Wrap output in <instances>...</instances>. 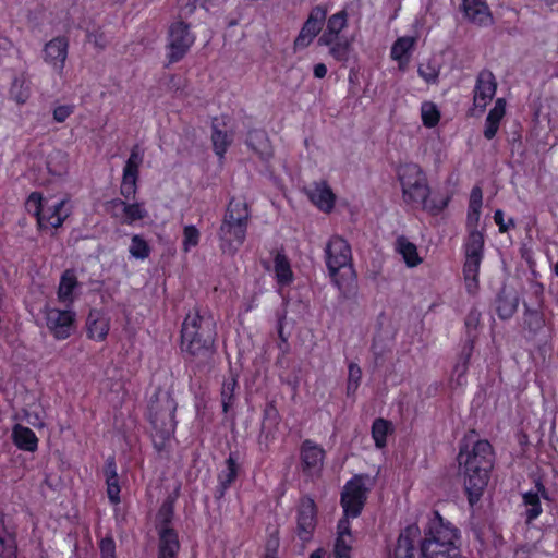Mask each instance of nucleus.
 Returning <instances> with one entry per match:
<instances>
[{"instance_id": "nucleus-1", "label": "nucleus", "mask_w": 558, "mask_h": 558, "mask_svg": "<svg viewBox=\"0 0 558 558\" xmlns=\"http://www.w3.org/2000/svg\"><path fill=\"white\" fill-rule=\"evenodd\" d=\"M216 335V322L208 312L194 308L186 315L181 329V349L194 375L213 368Z\"/></svg>"}, {"instance_id": "nucleus-2", "label": "nucleus", "mask_w": 558, "mask_h": 558, "mask_svg": "<svg viewBox=\"0 0 558 558\" xmlns=\"http://www.w3.org/2000/svg\"><path fill=\"white\" fill-rule=\"evenodd\" d=\"M458 462L462 470L464 489L470 505L476 504L487 487L494 468V450L489 441L477 439L472 429L463 438Z\"/></svg>"}, {"instance_id": "nucleus-3", "label": "nucleus", "mask_w": 558, "mask_h": 558, "mask_svg": "<svg viewBox=\"0 0 558 558\" xmlns=\"http://www.w3.org/2000/svg\"><path fill=\"white\" fill-rule=\"evenodd\" d=\"M458 539V529L445 521L438 511H433L424 529L421 555L423 558H459Z\"/></svg>"}, {"instance_id": "nucleus-4", "label": "nucleus", "mask_w": 558, "mask_h": 558, "mask_svg": "<svg viewBox=\"0 0 558 558\" xmlns=\"http://www.w3.org/2000/svg\"><path fill=\"white\" fill-rule=\"evenodd\" d=\"M177 402L168 390L157 389L148 404V420L154 429V444L160 451L175 429Z\"/></svg>"}, {"instance_id": "nucleus-5", "label": "nucleus", "mask_w": 558, "mask_h": 558, "mask_svg": "<svg viewBox=\"0 0 558 558\" xmlns=\"http://www.w3.org/2000/svg\"><path fill=\"white\" fill-rule=\"evenodd\" d=\"M398 177L401 182L403 201L414 207L423 208L433 214H438L441 207H435L429 204V187L427 180L421 167L416 163H405L399 168Z\"/></svg>"}, {"instance_id": "nucleus-6", "label": "nucleus", "mask_w": 558, "mask_h": 558, "mask_svg": "<svg viewBox=\"0 0 558 558\" xmlns=\"http://www.w3.org/2000/svg\"><path fill=\"white\" fill-rule=\"evenodd\" d=\"M375 485V477L367 474L354 475L343 487L341 506L345 517L356 518L367 500V494Z\"/></svg>"}, {"instance_id": "nucleus-7", "label": "nucleus", "mask_w": 558, "mask_h": 558, "mask_svg": "<svg viewBox=\"0 0 558 558\" xmlns=\"http://www.w3.org/2000/svg\"><path fill=\"white\" fill-rule=\"evenodd\" d=\"M484 235L476 229L469 231L464 243V281L469 293H475L478 287V271L483 259Z\"/></svg>"}, {"instance_id": "nucleus-8", "label": "nucleus", "mask_w": 558, "mask_h": 558, "mask_svg": "<svg viewBox=\"0 0 558 558\" xmlns=\"http://www.w3.org/2000/svg\"><path fill=\"white\" fill-rule=\"evenodd\" d=\"M195 41L190 25L183 21L172 23L168 32L167 59L168 63H177L189 52Z\"/></svg>"}, {"instance_id": "nucleus-9", "label": "nucleus", "mask_w": 558, "mask_h": 558, "mask_svg": "<svg viewBox=\"0 0 558 558\" xmlns=\"http://www.w3.org/2000/svg\"><path fill=\"white\" fill-rule=\"evenodd\" d=\"M326 265L333 281L339 286V281L336 279L337 272L341 268L351 266L352 253L349 243L341 236H332L325 248Z\"/></svg>"}, {"instance_id": "nucleus-10", "label": "nucleus", "mask_w": 558, "mask_h": 558, "mask_svg": "<svg viewBox=\"0 0 558 558\" xmlns=\"http://www.w3.org/2000/svg\"><path fill=\"white\" fill-rule=\"evenodd\" d=\"M317 524V508L315 501L304 496L300 499L296 507V535L307 542L312 538Z\"/></svg>"}, {"instance_id": "nucleus-11", "label": "nucleus", "mask_w": 558, "mask_h": 558, "mask_svg": "<svg viewBox=\"0 0 558 558\" xmlns=\"http://www.w3.org/2000/svg\"><path fill=\"white\" fill-rule=\"evenodd\" d=\"M75 313L70 310L47 308L46 324L48 329L59 340L66 339L74 329Z\"/></svg>"}, {"instance_id": "nucleus-12", "label": "nucleus", "mask_w": 558, "mask_h": 558, "mask_svg": "<svg viewBox=\"0 0 558 558\" xmlns=\"http://www.w3.org/2000/svg\"><path fill=\"white\" fill-rule=\"evenodd\" d=\"M325 19L326 10L323 7L317 5L312 9L308 19L304 23L300 34L294 40V48H306L313 41L316 35L322 31Z\"/></svg>"}, {"instance_id": "nucleus-13", "label": "nucleus", "mask_w": 558, "mask_h": 558, "mask_svg": "<svg viewBox=\"0 0 558 558\" xmlns=\"http://www.w3.org/2000/svg\"><path fill=\"white\" fill-rule=\"evenodd\" d=\"M497 83L494 74L488 70L478 73L474 87L473 105L480 111H484L496 94Z\"/></svg>"}, {"instance_id": "nucleus-14", "label": "nucleus", "mask_w": 558, "mask_h": 558, "mask_svg": "<svg viewBox=\"0 0 558 558\" xmlns=\"http://www.w3.org/2000/svg\"><path fill=\"white\" fill-rule=\"evenodd\" d=\"M106 209L111 216L121 218L122 222H133L147 217V210L140 203L129 204L120 198H114L106 204Z\"/></svg>"}, {"instance_id": "nucleus-15", "label": "nucleus", "mask_w": 558, "mask_h": 558, "mask_svg": "<svg viewBox=\"0 0 558 558\" xmlns=\"http://www.w3.org/2000/svg\"><path fill=\"white\" fill-rule=\"evenodd\" d=\"M247 228L240 226H232L221 221L218 230V239L220 241V248L225 254L234 255L240 246L244 243L246 238Z\"/></svg>"}, {"instance_id": "nucleus-16", "label": "nucleus", "mask_w": 558, "mask_h": 558, "mask_svg": "<svg viewBox=\"0 0 558 558\" xmlns=\"http://www.w3.org/2000/svg\"><path fill=\"white\" fill-rule=\"evenodd\" d=\"M69 43L65 37L58 36L44 47V60L58 74H62L68 58Z\"/></svg>"}, {"instance_id": "nucleus-17", "label": "nucleus", "mask_w": 558, "mask_h": 558, "mask_svg": "<svg viewBox=\"0 0 558 558\" xmlns=\"http://www.w3.org/2000/svg\"><path fill=\"white\" fill-rule=\"evenodd\" d=\"M420 535L417 525L407 526L399 535L395 547V558H423L415 547Z\"/></svg>"}, {"instance_id": "nucleus-18", "label": "nucleus", "mask_w": 558, "mask_h": 558, "mask_svg": "<svg viewBox=\"0 0 558 558\" xmlns=\"http://www.w3.org/2000/svg\"><path fill=\"white\" fill-rule=\"evenodd\" d=\"M302 469L313 474L322 469L325 459V450L316 442L305 439L300 448Z\"/></svg>"}, {"instance_id": "nucleus-19", "label": "nucleus", "mask_w": 558, "mask_h": 558, "mask_svg": "<svg viewBox=\"0 0 558 558\" xmlns=\"http://www.w3.org/2000/svg\"><path fill=\"white\" fill-rule=\"evenodd\" d=\"M280 416L277 408L272 403H268L264 410V420L258 436L259 445L268 448L269 444L276 438Z\"/></svg>"}, {"instance_id": "nucleus-20", "label": "nucleus", "mask_w": 558, "mask_h": 558, "mask_svg": "<svg viewBox=\"0 0 558 558\" xmlns=\"http://www.w3.org/2000/svg\"><path fill=\"white\" fill-rule=\"evenodd\" d=\"M250 220L251 210L247 203L244 201L231 198L226 208L222 221L232 226L247 228Z\"/></svg>"}, {"instance_id": "nucleus-21", "label": "nucleus", "mask_w": 558, "mask_h": 558, "mask_svg": "<svg viewBox=\"0 0 558 558\" xmlns=\"http://www.w3.org/2000/svg\"><path fill=\"white\" fill-rule=\"evenodd\" d=\"M246 144L264 162L269 161L274 156L272 146L264 130H251L246 137Z\"/></svg>"}, {"instance_id": "nucleus-22", "label": "nucleus", "mask_w": 558, "mask_h": 558, "mask_svg": "<svg viewBox=\"0 0 558 558\" xmlns=\"http://www.w3.org/2000/svg\"><path fill=\"white\" fill-rule=\"evenodd\" d=\"M225 469L218 475V485L215 490V498L221 499L227 489L234 483L239 472L236 454L231 452L225 462Z\"/></svg>"}, {"instance_id": "nucleus-23", "label": "nucleus", "mask_w": 558, "mask_h": 558, "mask_svg": "<svg viewBox=\"0 0 558 558\" xmlns=\"http://www.w3.org/2000/svg\"><path fill=\"white\" fill-rule=\"evenodd\" d=\"M158 558H177L180 549L178 533L173 527H158Z\"/></svg>"}, {"instance_id": "nucleus-24", "label": "nucleus", "mask_w": 558, "mask_h": 558, "mask_svg": "<svg viewBox=\"0 0 558 558\" xmlns=\"http://www.w3.org/2000/svg\"><path fill=\"white\" fill-rule=\"evenodd\" d=\"M462 10L465 17L478 25L492 23L490 11L484 0H462Z\"/></svg>"}, {"instance_id": "nucleus-25", "label": "nucleus", "mask_w": 558, "mask_h": 558, "mask_svg": "<svg viewBox=\"0 0 558 558\" xmlns=\"http://www.w3.org/2000/svg\"><path fill=\"white\" fill-rule=\"evenodd\" d=\"M307 196L324 211H330L335 206V195L325 181L314 183L307 190Z\"/></svg>"}, {"instance_id": "nucleus-26", "label": "nucleus", "mask_w": 558, "mask_h": 558, "mask_svg": "<svg viewBox=\"0 0 558 558\" xmlns=\"http://www.w3.org/2000/svg\"><path fill=\"white\" fill-rule=\"evenodd\" d=\"M88 338L97 341L106 339L109 331V319L98 310H90L86 319Z\"/></svg>"}, {"instance_id": "nucleus-27", "label": "nucleus", "mask_w": 558, "mask_h": 558, "mask_svg": "<svg viewBox=\"0 0 558 558\" xmlns=\"http://www.w3.org/2000/svg\"><path fill=\"white\" fill-rule=\"evenodd\" d=\"M519 295L514 290L502 288L496 300V311L501 319H508L517 312Z\"/></svg>"}, {"instance_id": "nucleus-28", "label": "nucleus", "mask_w": 558, "mask_h": 558, "mask_svg": "<svg viewBox=\"0 0 558 558\" xmlns=\"http://www.w3.org/2000/svg\"><path fill=\"white\" fill-rule=\"evenodd\" d=\"M70 208L66 201L62 199L43 209L44 226L41 228H59L69 217Z\"/></svg>"}, {"instance_id": "nucleus-29", "label": "nucleus", "mask_w": 558, "mask_h": 558, "mask_svg": "<svg viewBox=\"0 0 558 558\" xmlns=\"http://www.w3.org/2000/svg\"><path fill=\"white\" fill-rule=\"evenodd\" d=\"M0 558H17L15 531L0 518Z\"/></svg>"}, {"instance_id": "nucleus-30", "label": "nucleus", "mask_w": 558, "mask_h": 558, "mask_svg": "<svg viewBox=\"0 0 558 558\" xmlns=\"http://www.w3.org/2000/svg\"><path fill=\"white\" fill-rule=\"evenodd\" d=\"M506 113V100L498 98L495 101L494 107L489 110L488 116L485 120L484 136L487 140H492L498 132L501 119Z\"/></svg>"}, {"instance_id": "nucleus-31", "label": "nucleus", "mask_w": 558, "mask_h": 558, "mask_svg": "<svg viewBox=\"0 0 558 558\" xmlns=\"http://www.w3.org/2000/svg\"><path fill=\"white\" fill-rule=\"evenodd\" d=\"M78 287V281L75 275V271L72 269H66L59 282L58 288V300L65 305L72 304L74 301L73 292Z\"/></svg>"}, {"instance_id": "nucleus-32", "label": "nucleus", "mask_w": 558, "mask_h": 558, "mask_svg": "<svg viewBox=\"0 0 558 558\" xmlns=\"http://www.w3.org/2000/svg\"><path fill=\"white\" fill-rule=\"evenodd\" d=\"M105 476L107 484V494L111 504L117 505L120 502V486L117 473V465L113 457L106 460Z\"/></svg>"}, {"instance_id": "nucleus-33", "label": "nucleus", "mask_w": 558, "mask_h": 558, "mask_svg": "<svg viewBox=\"0 0 558 558\" xmlns=\"http://www.w3.org/2000/svg\"><path fill=\"white\" fill-rule=\"evenodd\" d=\"M12 437L15 446L21 450L34 452L37 449L38 438L28 427L16 424L13 427Z\"/></svg>"}, {"instance_id": "nucleus-34", "label": "nucleus", "mask_w": 558, "mask_h": 558, "mask_svg": "<svg viewBox=\"0 0 558 558\" xmlns=\"http://www.w3.org/2000/svg\"><path fill=\"white\" fill-rule=\"evenodd\" d=\"M395 247L396 251L402 256L408 267H416L422 263V258L418 256L416 245L410 242L404 235L397 238Z\"/></svg>"}, {"instance_id": "nucleus-35", "label": "nucleus", "mask_w": 558, "mask_h": 558, "mask_svg": "<svg viewBox=\"0 0 558 558\" xmlns=\"http://www.w3.org/2000/svg\"><path fill=\"white\" fill-rule=\"evenodd\" d=\"M275 274L279 284L288 286L292 282L293 272L289 259L283 253L278 252L275 257Z\"/></svg>"}, {"instance_id": "nucleus-36", "label": "nucleus", "mask_w": 558, "mask_h": 558, "mask_svg": "<svg viewBox=\"0 0 558 558\" xmlns=\"http://www.w3.org/2000/svg\"><path fill=\"white\" fill-rule=\"evenodd\" d=\"M238 387V380L233 375H230L222 383L221 387V403L223 412L227 413L233 407L234 391Z\"/></svg>"}, {"instance_id": "nucleus-37", "label": "nucleus", "mask_w": 558, "mask_h": 558, "mask_svg": "<svg viewBox=\"0 0 558 558\" xmlns=\"http://www.w3.org/2000/svg\"><path fill=\"white\" fill-rule=\"evenodd\" d=\"M523 502L526 507V523H531L542 513V506L538 493L527 492L523 494Z\"/></svg>"}, {"instance_id": "nucleus-38", "label": "nucleus", "mask_w": 558, "mask_h": 558, "mask_svg": "<svg viewBox=\"0 0 558 558\" xmlns=\"http://www.w3.org/2000/svg\"><path fill=\"white\" fill-rule=\"evenodd\" d=\"M211 141L216 155L222 158L232 142V136L219 130L217 125L214 123Z\"/></svg>"}, {"instance_id": "nucleus-39", "label": "nucleus", "mask_w": 558, "mask_h": 558, "mask_svg": "<svg viewBox=\"0 0 558 558\" xmlns=\"http://www.w3.org/2000/svg\"><path fill=\"white\" fill-rule=\"evenodd\" d=\"M390 430V423L384 418H376L372 425V436L377 448L386 446V438Z\"/></svg>"}, {"instance_id": "nucleus-40", "label": "nucleus", "mask_w": 558, "mask_h": 558, "mask_svg": "<svg viewBox=\"0 0 558 558\" xmlns=\"http://www.w3.org/2000/svg\"><path fill=\"white\" fill-rule=\"evenodd\" d=\"M26 210L35 216L37 218V223L39 227L44 226V218H43V196L38 192H33L26 203H25Z\"/></svg>"}, {"instance_id": "nucleus-41", "label": "nucleus", "mask_w": 558, "mask_h": 558, "mask_svg": "<svg viewBox=\"0 0 558 558\" xmlns=\"http://www.w3.org/2000/svg\"><path fill=\"white\" fill-rule=\"evenodd\" d=\"M129 253L136 259H145L149 256L150 247L148 243L141 235H133Z\"/></svg>"}, {"instance_id": "nucleus-42", "label": "nucleus", "mask_w": 558, "mask_h": 558, "mask_svg": "<svg viewBox=\"0 0 558 558\" xmlns=\"http://www.w3.org/2000/svg\"><path fill=\"white\" fill-rule=\"evenodd\" d=\"M414 43L415 40L412 37H401L397 39L391 47V58L401 62L408 52L413 48Z\"/></svg>"}, {"instance_id": "nucleus-43", "label": "nucleus", "mask_w": 558, "mask_h": 558, "mask_svg": "<svg viewBox=\"0 0 558 558\" xmlns=\"http://www.w3.org/2000/svg\"><path fill=\"white\" fill-rule=\"evenodd\" d=\"M362 379V369L361 367L351 362L348 367V383H347V395H354L360 386V381Z\"/></svg>"}, {"instance_id": "nucleus-44", "label": "nucleus", "mask_w": 558, "mask_h": 558, "mask_svg": "<svg viewBox=\"0 0 558 558\" xmlns=\"http://www.w3.org/2000/svg\"><path fill=\"white\" fill-rule=\"evenodd\" d=\"M421 112H422V121L425 126L433 128L438 123L440 114L434 104L424 102L422 105Z\"/></svg>"}, {"instance_id": "nucleus-45", "label": "nucleus", "mask_w": 558, "mask_h": 558, "mask_svg": "<svg viewBox=\"0 0 558 558\" xmlns=\"http://www.w3.org/2000/svg\"><path fill=\"white\" fill-rule=\"evenodd\" d=\"M201 233L195 226H185L183 229V250L189 252L198 244Z\"/></svg>"}, {"instance_id": "nucleus-46", "label": "nucleus", "mask_w": 558, "mask_h": 558, "mask_svg": "<svg viewBox=\"0 0 558 558\" xmlns=\"http://www.w3.org/2000/svg\"><path fill=\"white\" fill-rule=\"evenodd\" d=\"M22 78H15L12 83L10 93L17 104H25L29 97V89Z\"/></svg>"}, {"instance_id": "nucleus-47", "label": "nucleus", "mask_w": 558, "mask_h": 558, "mask_svg": "<svg viewBox=\"0 0 558 558\" xmlns=\"http://www.w3.org/2000/svg\"><path fill=\"white\" fill-rule=\"evenodd\" d=\"M66 156L62 153H57L54 157H50L48 161V170L54 175H62L66 171Z\"/></svg>"}, {"instance_id": "nucleus-48", "label": "nucleus", "mask_w": 558, "mask_h": 558, "mask_svg": "<svg viewBox=\"0 0 558 558\" xmlns=\"http://www.w3.org/2000/svg\"><path fill=\"white\" fill-rule=\"evenodd\" d=\"M418 74L426 83L434 84L438 80L439 69L435 63L428 61L418 66Z\"/></svg>"}, {"instance_id": "nucleus-49", "label": "nucleus", "mask_w": 558, "mask_h": 558, "mask_svg": "<svg viewBox=\"0 0 558 558\" xmlns=\"http://www.w3.org/2000/svg\"><path fill=\"white\" fill-rule=\"evenodd\" d=\"M347 25V13L345 11H340L328 19L327 29L330 33H333L338 36V34Z\"/></svg>"}, {"instance_id": "nucleus-50", "label": "nucleus", "mask_w": 558, "mask_h": 558, "mask_svg": "<svg viewBox=\"0 0 558 558\" xmlns=\"http://www.w3.org/2000/svg\"><path fill=\"white\" fill-rule=\"evenodd\" d=\"M351 46L348 41H338L330 47V54L339 62H347Z\"/></svg>"}, {"instance_id": "nucleus-51", "label": "nucleus", "mask_w": 558, "mask_h": 558, "mask_svg": "<svg viewBox=\"0 0 558 558\" xmlns=\"http://www.w3.org/2000/svg\"><path fill=\"white\" fill-rule=\"evenodd\" d=\"M172 518H173V507L170 502H165L159 511H158V514H157V520H158V523H157V529L158 527H172L171 526V521H172Z\"/></svg>"}, {"instance_id": "nucleus-52", "label": "nucleus", "mask_w": 558, "mask_h": 558, "mask_svg": "<svg viewBox=\"0 0 558 558\" xmlns=\"http://www.w3.org/2000/svg\"><path fill=\"white\" fill-rule=\"evenodd\" d=\"M73 105H59L53 109V120L58 123L64 122L73 112Z\"/></svg>"}, {"instance_id": "nucleus-53", "label": "nucleus", "mask_w": 558, "mask_h": 558, "mask_svg": "<svg viewBox=\"0 0 558 558\" xmlns=\"http://www.w3.org/2000/svg\"><path fill=\"white\" fill-rule=\"evenodd\" d=\"M475 335H469L465 343L463 344L461 352L459 354L458 361L468 363L470 362V359L473 353L474 349V341H475Z\"/></svg>"}, {"instance_id": "nucleus-54", "label": "nucleus", "mask_w": 558, "mask_h": 558, "mask_svg": "<svg viewBox=\"0 0 558 558\" xmlns=\"http://www.w3.org/2000/svg\"><path fill=\"white\" fill-rule=\"evenodd\" d=\"M137 180H126V178L122 177V182L120 186V193L126 199L133 198L136 190H137Z\"/></svg>"}, {"instance_id": "nucleus-55", "label": "nucleus", "mask_w": 558, "mask_h": 558, "mask_svg": "<svg viewBox=\"0 0 558 558\" xmlns=\"http://www.w3.org/2000/svg\"><path fill=\"white\" fill-rule=\"evenodd\" d=\"M101 558H116V544L112 537H105L100 541Z\"/></svg>"}, {"instance_id": "nucleus-56", "label": "nucleus", "mask_w": 558, "mask_h": 558, "mask_svg": "<svg viewBox=\"0 0 558 558\" xmlns=\"http://www.w3.org/2000/svg\"><path fill=\"white\" fill-rule=\"evenodd\" d=\"M494 220L496 225L499 227L500 232H507L509 228L514 227V219L510 218L508 222L506 223L504 221V211L501 209H497L494 214Z\"/></svg>"}, {"instance_id": "nucleus-57", "label": "nucleus", "mask_w": 558, "mask_h": 558, "mask_svg": "<svg viewBox=\"0 0 558 558\" xmlns=\"http://www.w3.org/2000/svg\"><path fill=\"white\" fill-rule=\"evenodd\" d=\"M481 320V313L476 310H471L465 318V326L468 328V336L472 335L471 329H476Z\"/></svg>"}, {"instance_id": "nucleus-58", "label": "nucleus", "mask_w": 558, "mask_h": 558, "mask_svg": "<svg viewBox=\"0 0 558 558\" xmlns=\"http://www.w3.org/2000/svg\"><path fill=\"white\" fill-rule=\"evenodd\" d=\"M140 166L126 160L123 168V175L126 180H138Z\"/></svg>"}, {"instance_id": "nucleus-59", "label": "nucleus", "mask_w": 558, "mask_h": 558, "mask_svg": "<svg viewBox=\"0 0 558 558\" xmlns=\"http://www.w3.org/2000/svg\"><path fill=\"white\" fill-rule=\"evenodd\" d=\"M481 207H469L468 213V225L470 230L476 229V226L480 220Z\"/></svg>"}, {"instance_id": "nucleus-60", "label": "nucleus", "mask_w": 558, "mask_h": 558, "mask_svg": "<svg viewBox=\"0 0 558 558\" xmlns=\"http://www.w3.org/2000/svg\"><path fill=\"white\" fill-rule=\"evenodd\" d=\"M144 160V154L141 150L140 145H134L131 149L130 157L128 158V161L135 163L141 167Z\"/></svg>"}, {"instance_id": "nucleus-61", "label": "nucleus", "mask_w": 558, "mask_h": 558, "mask_svg": "<svg viewBox=\"0 0 558 558\" xmlns=\"http://www.w3.org/2000/svg\"><path fill=\"white\" fill-rule=\"evenodd\" d=\"M482 198L483 194L481 187L474 186L471 191L469 207H482Z\"/></svg>"}, {"instance_id": "nucleus-62", "label": "nucleus", "mask_w": 558, "mask_h": 558, "mask_svg": "<svg viewBox=\"0 0 558 558\" xmlns=\"http://www.w3.org/2000/svg\"><path fill=\"white\" fill-rule=\"evenodd\" d=\"M525 316V323L529 324L530 328H532V326H535V328H538L541 326V317L538 312L526 308Z\"/></svg>"}, {"instance_id": "nucleus-63", "label": "nucleus", "mask_w": 558, "mask_h": 558, "mask_svg": "<svg viewBox=\"0 0 558 558\" xmlns=\"http://www.w3.org/2000/svg\"><path fill=\"white\" fill-rule=\"evenodd\" d=\"M348 518L349 517H345L338 522V526H337L338 536L352 537L350 522H349Z\"/></svg>"}, {"instance_id": "nucleus-64", "label": "nucleus", "mask_w": 558, "mask_h": 558, "mask_svg": "<svg viewBox=\"0 0 558 558\" xmlns=\"http://www.w3.org/2000/svg\"><path fill=\"white\" fill-rule=\"evenodd\" d=\"M468 368H469L468 363L457 361V363L453 367V373L457 375V379L459 383H460V379L466 374Z\"/></svg>"}]
</instances>
